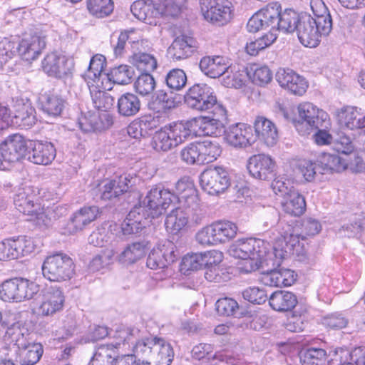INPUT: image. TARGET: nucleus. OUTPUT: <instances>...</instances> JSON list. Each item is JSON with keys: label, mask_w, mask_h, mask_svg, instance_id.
Masks as SVG:
<instances>
[{"label": "nucleus", "mask_w": 365, "mask_h": 365, "mask_svg": "<svg viewBox=\"0 0 365 365\" xmlns=\"http://www.w3.org/2000/svg\"><path fill=\"white\" fill-rule=\"evenodd\" d=\"M269 245L260 239H239L233 243L229 252L242 261L238 264L241 272L250 273L259 268L269 253Z\"/></svg>", "instance_id": "obj_1"}, {"label": "nucleus", "mask_w": 365, "mask_h": 365, "mask_svg": "<svg viewBox=\"0 0 365 365\" xmlns=\"http://www.w3.org/2000/svg\"><path fill=\"white\" fill-rule=\"evenodd\" d=\"M195 120L173 123L155 132L151 142L156 152H168L196 135L192 130Z\"/></svg>", "instance_id": "obj_2"}, {"label": "nucleus", "mask_w": 365, "mask_h": 365, "mask_svg": "<svg viewBox=\"0 0 365 365\" xmlns=\"http://www.w3.org/2000/svg\"><path fill=\"white\" fill-rule=\"evenodd\" d=\"M134 352L148 360L150 365H170L174 357L171 344L164 338L151 336L138 340Z\"/></svg>", "instance_id": "obj_3"}, {"label": "nucleus", "mask_w": 365, "mask_h": 365, "mask_svg": "<svg viewBox=\"0 0 365 365\" xmlns=\"http://www.w3.org/2000/svg\"><path fill=\"white\" fill-rule=\"evenodd\" d=\"M16 208L29 217L28 220L34 221L38 225L48 226L52 220V210H44L36 202V197L29 187L19 188L14 197Z\"/></svg>", "instance_id": "obj_4"}, {"label": "nucleus", "mask_w": 365, "mask_h": 365, "mask_svg": "<svg viewBox=\"0 0 365 365\" xmlns=\"http://www.w3.org/2000/svg\"><path fill=\"white\" fill-rule=\"evenodd\" d=\"M297 110L300 120L295 124V127L302 135L309 134L315 128H329L331 126L328 113L312 103H300Z\"/></svg>", "instance_id": "obj_5"}, {"label": "nucleus", "mask_w": 365, "mask_h": 365, "mask_svg": "<svg viewBox=\"0 0 365 365\" xmlns=\"http://www.w3.org/2000/svg\"><path fill=\"white\" fill-rule=\"evenodd\" d=\"M74 269L73 259L63 253L46 257L41 266L44 278L55 282L70 279L74 274Z\"/></svg>", "instance_id": "obj_6"}, {"label": "nucleus", "mask_w": 365, "mask_h": 365, "mask_svg": "<svg viewBox=\"0 0 365 365\" xmlns=\"http://www.w3.org/2000/svg\"><path fill=\"white\" fill-rule=\"evenodd\" d=\"M179 198L170 190L155 186L152 187L144 197L142 204L148 216L156 218L165 212L170 205H175Z\"/></svg>", "instance_id": "obj_7"}, {"label": "nucleus", "mask_w": 365, "mask_h": 365, "mask_svg": "<svg viewBox=\"0 0 365 365\" xmlns=\"http://www.w3.org/2000/svg\"><path fill=\"white\" fill-rule=\"evenodd\" d=\"M39 292V285L25 278L5 280L0 285V299L4 302H21L31 299Z\"/></svg>", "instance_id": "obj_8"}, {"label": "nucleus", "mask_w": 365, "mask_h": 365, "mask_svg": "<svg viewBox=\"0 0 365 365\" xmlns=\"http://www.w3.org/2000/svg\"><path fill=\"white\" fill-rule=\"evenodd\" d=\"M203 213L200 207L194 209V206H187L180 204V206L171 210L168 214L165 221V226L168 232L177 234L184 229L190 222L192 225L202 223Z\"/></svg>", "instance_id": "obj_9"}, {"label": "nucleus", "mask_w": 365, "mask_h": 365, "mask_svg": "<svg viewBox=\"0 0 365 365\" xmlns=\"http://www.w3.org/2000/svg\"><path fill=\"white\" fill-rule=\"evenodd\" d=\"M204 19L215 26H222L233 18V6L229 0H199Z\"/></svg>", "instance_id": "obj_10"}, {"label": "nucleus", "mask_w": 365, "mask_h": 365, "mask_svg": "<svg viewBox=\"0 0 365 365\" xmlns=\"http://www.w3.org/2000/svg\"><path fill=\"white\" fill-rule=\"evenodd\" d=\"M281 10L282 6L279 2L269 3L249 19L247 24V30L252 33L266 29H269V31H278L277 21Z\"/></svg>", "instance_id": "obj_11"}, {"label": "nucleus", "mask_w": 365, "mask_h": 365, "mask_svg": "<svg viewBox=\"0 0 365 365\" xmlns=\"http://www.w3.org/2000/svg\"><path fill=\"white\" fill-rule=\"evenodd\" d=\"M321 26L310 15H302L296 30L300 43L306 47H317L321 41V37L327 36L332 29L329 28L326 32L321 29Z\"/></svg>", "instance_id": "obj_12"}, {"label": "nucleus", "mask_w": 365, "mask_h": 365, "mask_svg": "<svg viewBox=\"0 0 365 365\" xmlns=\"http://www.w3.org/2000/svg\"><path fill=\"white\" fill-rule=\"evenodd\" d=\"M202 188L208 194L215 195L223 192L230 185L227 171L222 167L210 168L200 176Z\"/></svg>", "instance_id": "obj_13"}, {"label": "nucleus", "mask_w": 365, "mask_h": 365, "mask_svg": "<svg viewBox=\"0 0 365 365\" xmlns=\"http://www.w3.org/2000/svg\"><path fill=\"white\" fill-rule=\"evenodd\" d=\"M216 96L213 89L207 84H195L185 96L186 104L199 111H207L215 103Z\"/></svg>", "instance_id": "obj_14"}, {"label": "nucleus", "mask_w": 365, "mask_h": 365, "mask_svg": "<svg viewBox=\"0 0 365 365\" xmlns=\"http://www.w3.org/2000/svg\"><path fill=\"white\" fill-rule=\"evenodd\" d=\"M250 175L261 180H269L275 176L276 163L269 155L257 154L251 156L247 165Z\"/></svg>", "instance_id": "obj_15"}, {"label": "nucleus", "mask_w": 365, "mask_h": 365, "mask_svg": "<svg viewBox=\"0 0 365 365\" xmlns=\"http://www.w3.org/2000/svg\"><path fill=\"white\" fill-rule=\"evenodd\" d=\"M65 298L64 293L60 287H48L42 294L41 302L37 308L38 314L48 317L61 312L64 306Z\"/></svg>", "instance_id": "obj_16"}, {"label": "nucleus", "mask_w": 365, "mask_h": 365, "mask_svg": "<svg viewBox=\"0 0 365 365\" xmlns=\"http://www.w3.org/2000/svg\"><path fill=\"white\" fill-rule=\"evenodd\" d=\"M339 124L351 130H362L361 138L365 144V112L355 106H346L336 113Z\"/></svg>", "instance_id": "obj_17"}, {"label": "nucleus", "mask_w": 365, "mask_h": 365, "mask_svg": "<svg viewBox=\"0 0 365 365\" xmlns=\"http://www.w3.org/2000/svg\"><path fill=\"white\" fill-rule=\"evenodd\" d=\"M175 246L166 240L153 249L149 254L146 264L151 269H163L175 262L176 259Z\"/></svg>", "instance_id": "obj_18"}, {"label": "nucleus", "mask_w": 365, "mask_h": 365, "mask_svg": "<svg viewBox=\"0 0 365 365\" xmlns=\"http://www.w3.org/2000/svg\"><path fill=\"white\" fill-rule=\"evenodd\" d=\"M3 159L9 163H16L26 154L27 145L24 137L18 133L8 136L0 145Z\"/></svg>", "instance_id": "obj_19"}, {"label": "nucleus", "mask_w": 365, "mask_h": 365, "mask_svg": "<svg viewBox=\"0 0 365 365\" xmlns=\"http://www.w3.org/2000/svg\"><path fill=\"white\" fill-rule=\"evenodd\" d=\"M226 142L235 148H246L256 141L251 125L245 123H236L225 131Z\"/></svg>", "instance_id": "obj_20"}, {"label": "nucleus", "mask_w": 365, "mask_h": 365, "mask_svg": "<svg viewBox=\"0 0 365 365\" xmlns=\"http://www.w3.org/2000/svg\"><path fill=\"white\" fill-rule=\"evenodd\" d=\"M276 79L282 88L294 95L302 96L308 87L305 79L290 69H279Z\"/></svg>", "instance_id": "obj_21"}, {"label": "nucleus", "mask_w": 365, "mask_h": 365, "mask_svg": "<svg viewBox=\"0 0 365 365\" xmlns=\"http://www.w3.org/2000/svg\"><path fill=\"white\" fill-rule=\"evenodd\" d=\"M256 138L267 147H273L279 140L278 130L276 125L263 116H257L254 123Z\"/></svg>", "instance_id": "obj_22"}, {"label": "nucleus", "mask_w": 365, "mask_h": 365, "mask_svg": "<svg viewBox=\"0 0 365 365\" xmlns=\"http://www.w3.org/2000/svg\"><path fill=\"white\" fill-rule=\"evenodd\" d=\"M221 258L222 253L217 252L187 254L182 259L180 269L185 272L197 270L209 264L219 263Z\"/></svg>", "instance_id": "obj_23"}, {"label": "nucleus", "mask_w": 365, "mask_h": 365, "mask_svg": "<svg viewBox=\"0 0 365 365\" xmlns=\"http://www.w3.org/2000/svg\"><path fill=\"white\" fill-rule=\"evenodd\" d=\"M45 47V37L33 35L23 38L15 50L23 59L31 61L36 59Z\"/></svg>", "instance_id": "obj_24"}, {"label": "nucleus", "mask_w": 365, "mask_h": 365, "mask_svg": "<svg viewBox=\"0 0 365 365\" xmlns=\"http://www.w3.org/2000/svg\"><path fill=\"white\" fill-rule=\"evenodd\" d=\"M99 214L96 206H85L76 212L67 224L69 234H75L83 230L88 225L96 220Z\"/></svg>", "instance_id": "obj_25"}, {"label": "nucleus", "mask_w": 365, "mask_h": 365, "mask_svg": "<svg viewBox=\"0 0 365 365\" xmlns=\"http://www.w3.org/2000/svg\"><path fill=\"white\" fill-rule=\"evenodd\" d=\"M133 15L140 21L149 25H156L160 18L158 4L152 0H138L130 6Z\"/></svg>", "instance_id": "obj_26"}, {"label": "nucleus", "mask_w": 365, "mask_h": 365, "mask_svg": "<svg viewBox=\"0 0 365 365\" xmlns=\"http://www.w3.org/2000/svg\"><path fill=\"white\" fill-rule=\"evenodd\" d=\"M43 71L49 76L61 78L70 73L65 56L57 53H48L41 62Z\"/></svg>", "instance_id": "obj_27"}, {"label": "nucleus", "mask_w": 365, "mask_h": 365, "mask_svg": "<svg viewBox=\"0 0 365 365\" xmlns=\"http://www.w3.org/2000/svg\"><path fill=\"white\" fill-rule=\"evenodd\" d=\"M296 280L294 272L285 268H279L262 273L260 281L269 287H289Z\"/></svg>", "instance_id": "obj_28"}, {"label": "nucleus", "mask_w": 365, "mask_h": 365, "mask_svg": "<svg viewBox=\"0 0 365 365\" xmlns=\"http://www.w3.org/2000/svg\"><path fill=\"white\" fill-rule=\"evenodd\" d=\"M200 68L206 76L213 78L230 73L228 61L221 56L202 57L200 61Z\"/></svg>", "instance_id": "obj_29"}, {"label": "nucleus", "mask_w": 365, "mask_h": 365, "mask_svg": "<svg viewBox=\"0 0 365 365\" xmlns=\"http://www.w3.org/2000/svg\"><path fill=\"white\" fill-rule=\"evenodd\" d=\"M16 123L25 129L30 128L36 122L35 108L29 100L16 99L14 105Z\"/></svg>", "instance_id": "obj_30"}, {"label": "nucleus", "mask_w": 365, "mask_h": 365, "mask_svg": "<svg viewBox=\"0 0 365 365\" xmlns=\"http://www.w3.org/2000/svg\"><path fill=\"white\" fill-rule=\"evenodd\" d=\"M56 149L50 142L37 141L34 143L28 159L38 165H48L56 157Z\"/></svg>", "instance_id": "obj_31"}, {"label": "nucleus", "mask_w": 365, "mask_h": 365, "mask_svg": "<svg viewBox=\"0 0 365 365\" xmlns=\"http://www.w3.org/2000/svg\"><path fill=\"white\" fill-rule=\"evenodd\" d=\"M195 40L190 36H178L169 47L168 53L175 60L186 58L195 51Z\"/></svg>", "instance_id": "obj_32"}, {"label": "nucleus", "mask_w": 365, "mask_h": 365, "mask_svg": "<svg viewBox=\"0 0 365 365\" xmlns=\"http://www.w3.org/2000/svg\"><path fill=\"white\" fill-rule=\"evenodd\" d=\"M175 191L176 193L174 194L179 198V201L177 203L194 206V209L200 207L196 190L192 182L184 178L179 180L175 184Z\"/></svg>", "instance_id": "obj_33"}, {"label": "nucleus", "mask_w": 365, "mask_h": 365, "mask_svg": "<svg viewBox=\"0 0 365 365\" xmlns=\"http://www.w3.org/2000/svg\"><path fill=\"white\" fill-rule=\"evenodd\" d=\"M298 303L297 296L288 291H276L269 298L270 307L279 312L292 310Z\"/></svg>", "instance_id": "obj_34"}, {"label": "nucleus", "mask_w": 365, "mask_h": 365, "mask_svg": "<svg viewBox=\"0 0 365 365\" xmlns=\"http://www.w3.org/2000/svg\"><path fill=\"white\" fill-rule=\"evenodd\" d=\"M156 128V121L150 115H144L133 120L127 127L128 135L135 139L148 136Z\"/></svg>", "instance_id": "obj_35"}, {"label": "nucleus", "mask_w": 365, "mask_h": 365, "mask_svg": "<svg viewBox=\"0 0 365 365\" xmlns=\"http://www.w3.org/2000/svg\"><path fill=\"white\" fill-rule=\"evenodd\" d=\"M277 230L280 235L278 241L285 243L284 247L285 252L294 251L295 247L299 245L300 240L304 239V237L296 232L292 225L284 222L278 223Z\"/></svg>", "instance_id": "obj_36"}, {"label": "nucleus", "mask_w": 365, "mask_h": 365, "mask_svg": "<svg viewBox=\"0 0 365 365\" xmlns=\"http://www.w3.org/2000/svg\"><path fill=\"white\" fill-rule=\"evenodd\" d=\"M282 207L283 211L286 213L298 217L306 210L305 199L297 190L289 191V195L284 197Z\"/></svg>", "instance_id": "obj_37"}, {"label": "nucleus", "mask_w": 365, "mask_h": 365, "mask_svg": "<svg viewBox=\"0 0 365 365\" xmlns=\"http://www.w3.org/2000/svg\"><path fill=\"white\" fill-rule=\"evenodd\" d=\"M141 102L134 93H125L120 96L117 103L118 113L123 117H132L140 110Z\"/></svg>", "instance_id": "obj_38"}, {"label": "nucleus", "mask_w": 365, "mask_h": 365, "mask_svg": "<svg viewBox=\"0 0 365 365\" xmlns=\"http://www.w3.org/2000/svg\"><path fill=\"white\" fill-rule=\"evenodd\" d=\"M116 345L113 344L98 346L91 360V365H112L117 358Z\"/></svg>", "instance_id": "obj_39"}, {"label": "nucleus", "mask_w": 365, "mask_h": 365, "mask_svg": "<svg viewBox=\"0 0 365 365\" xmlns=\"http://www.w3.org/2000/svg\"><path fill=\"white\" fill-rule=\"evenodd\" d=\"M106 64V58L102 55H95L90 61L89 66L85 73V80L88 86L97 85L101 82L103 71Z\"/></svg>", "instance_id": "obj_40"}, {"label": "nucleus", "mask_w": 365, "mask_h": 365, "mask_svg": "<svg viewBox=\"0 0 365 365\" xmlns=\"http://www.w3.org/2000/svg\"><path fill=\"white\" fill-rule=\"evenodd\" d=\"M140 208L135 207L130 211L123 222L121 229L124 235L138 233L145 227V219L140 213Z\"/></svg>", "instance_id": "obj_41"}, {"label": "nucleus", "mask_w": 365, "mask_h": 365, "mask_svg": "<svg viewBox=\"0 0 365 365\" xmlns=\"http://www.w3.org/2000/svg\"><path fill=\"white\" fill-rule=\"evenodd\" d=\"M30 334L28 329L25 327L21 326L19 324H14L7 329L5 336L19 350L21 348H25L31 342Z\"/></svg>", "instance_id": "obj_42"}, {"label": "nucleus", "mask_w": 365, "mask_h": 365, "mask_svg": "<svg viewBox=\"0 0 365 365\" xmlns=\"http://www.w3.org/2000/svg\"><path fill=\"white\" fill-rule=\"evenodd\" d=\"M310 7L314 15V19L318 22L324 31L332 28V19L329 11L322 0H310Z\"/></svg>", "instance_id": "obj_43"}, {"label": "nucleus", "mask_w": 365, "mask_h": 365, "mask_svg": "<svg viewBox=\"0 0 365 365\" xmlns=\"http://www.w3.org/2000/svg\"><path fill=\"white\" fill-rule=\"evenodd\" d=\"M212 224L218 245L226 243L235 237L238 227L234 222L221 220Z\"/></svg>", "instance_id": "obj_44"}, {"label": "nucleus", "mask_w": 365, "mask_h": 365, "mask_svg": "<svg viewBox=\"0 0 365 365\" xmlns=\"http://www.w3.org/2000/svg\"><path fill=\"white\" fill-rule=\"evenodd\" d=\"M301 16L292 9H285L279 11L277 29L285 33H291L297 30Z\"/></svg>", "instance_id": "obj_45"}, {"label": "nucleus", "mask_w": 365, "mask_h": 365, "mask_svg": "<svg viewBox=\"0 0 365 365\" xmlns=\"http://www.w3.org/2000/svg\"><path fill=\"white\" fill-rule=\"evenodd\" d=\"M145 248L143 242L129 244L119 255L118 259L123 264H133L145 256Z\"/></svg>", "instance_id": "obj_46"}, {"label": "nucleus", "mask_w": 365, "mask_h": 365, "mask_svg": "<svg viewBox=\"0 0 365 365\" xmlns=\"http://www.w3.org/2000/svg\"><path fill=\"white\" fill-rule=\"evenodd\" d=\"M21 365H34L41 359L43 349L39 343H29L25 348L19 349Z\"/></svg>", "instance_id": "obj_47"}, {"label": "nucleus", "mask_w": 365, "mask_h": 365, "mask_svg": "<svg viewBox=\"0 0 365 365\" xmlns=\"http://www.w3.org/2000/svg\"><path fill=\"white\" fill-rule=\"evenodd\" d=\"M199 145L200 165L214 162L222 153V149L217 143L205 140L199 142Z\"/></svg>", "instance_id": "obj_48"}, {"label": "nucleus", "mask_w": 365, "mask_h": 365, "mask_svg": "<svg viewBox=\"0 0 365 365\" xmlns=\"http://www.w3.org/2000/svg\"><path fill=\"white\" fill-rule=\"evenodd\" d=\"M93 106L99 110L106 111L110 109L114 103L113 98L104 91L98 89L99 84H92L88 86Z\"/></svg>", "instance_id": "obj_49"}, {"label": "nucleus", "mask_w": 365, "mask_h": 365, "mask_svg": "<svg viewBox=\"0 0 365 365\" xmlns=\"http://www.w3.org/2000/svg\"><path fill=\"white\" fill-rule=\"evenodd\" d=\"M86 6L92 16L105 18L113 12L114 4L112 0H87Z\"/></svg>", "instance_id": "obj_50"}, {"label": "nucleus", "mask_w": 365, "mask_h": 365, "mask_svg": "<svg viewBox=\"0 0 365 365\" xmlns=\"http://www.w3.org/2000/svg\"><path fill=\"white\" fill-rule=\"evenodd\" d=\"M319 162L324 170L330 172L339 173L348 166L347 160L339 154L324 153Z\"/></svg>", "instance_id": "obj_51"}, {"label": "nucleus", "mask_w": 365, "mask_h": 365, "mask_svg": "<svg viewBox=\"0 0 365 365\" xmlns=\"http://www.w3.org/2000/svg\"><path fill=\"white\" fill-rule=\"evenodd\" d=\"M213 346L210 344L200 343L195 346L192 349V356L197 360L206 359L210 361L211 359H217L220 361L222 365H225L224 361L227 356L221 354H213Z\"/></svg>", "instance_id": "obj_52"}, {"label": "nucleus", "mask_w": 365, "mask_h": 365, "mask_svg": "<svg viewBox=\"0 0 365 365\" xmlns=\"http://www.w3.org/2000/svg\"><path fill=\"white\" fill-rule=\"evenodd\" d=\"M130 62L143 73L153 71L158 66L155 58L146 53H135L130 57Z\"/></svg>", "instance_id": "obj_53"}, {"label": "nucleus", "mask_w": 365, "mask_h": 365, "mask_svg": "<svg viewBox=\"0 0 365 365\" xmlns=\"http://www.w3.org/2000/svg\"><path fill=\"white\" fill-rule=\"evenodd\" d=\"M134 76V70L127 65H120L110 70L108 78L114 83L126 85L131 82Z\"/></svg>", "instance_id": "obj_54"}, {"label": "nucleus", "mask_w": 365, "mask_h": 365, "mask_svg": "<svg viewBox=\"0 0 365 365\" xmlns=\"http://www.w3.org/2000/svg\"><path fill=\"white\" fill-rule=\"evenodd\" d=\"M158 9L161 16H178L185 6L187 0H159Z\"/></svg>", "instance_id": "obj_55"}, {"label": "nucleus", "mask_w": 365, "mask_h": 365, "mask_svg": "<svg viewBox=\"0 0 365 365\" xmlns=\"http://www.w3.org/2000/svg\"><path fill=\"white\" fill-rule=\"evenodd\" d=\"M193 124L200 126L201 130V135L207 136H217L223 130L224 122L220 121L219 119H214L210 118H204L201 120H197Z\"/></svg>", "instance_id": "obj_56"}, {"label": "nucleus", "mask_w": 365, "mask_h": 365, "mask_svg": "<svg viewBox=\"0 0 365 365\" xmlns=\"http://www.w3.org/2000/svg\"><path fill=\"white\" fill-rule=\"evenodd\" d=\"M135 34L134 31H125L120 32L115 38V35L112 36L111 44L113 48L115 56H120L125 51V47L127 41L133 44H138L139 40H135L133 36Z\"/></svg>", "instance_id": "obj_57"}, {"label": "nucleus", "mask_w": 365, "mask_h": 365, "mask_svg": "<svg viewBox=\"0 0 365 365\" xmlns=\"http://www.w3.org/2000/svg\"><path fill=\"white\" fill-rule=\"evenodd\" d=\"M156 82L154 77L148 73H142L134 82V89L142 96L150 95L155 90Z\"/></svg>", "instance_id": "obj_58"}, {"label": "nucleus", "mask_w": 365, "mask_h": 365, "mask_svg": "<svg viewBox=\"0 0 365 365\" xmlns=\"http://www.w3.org/2000/svg\"><path fill=\"white\" fill-rule=\"evenodd\" d=\"M111 225L107 224L98 227L88 237V242L95 247H104L110 241L113 234L111 230Z\"/></svg>", "instance_id": "obj_59"}, {"label": "nucleus", "mask_w": 365, "mask_h": 365, "mask_svg": "<svg viewBox=\"0 0 365 365\" xmlns=\"http://www.w3.org/2000/svg\"><path fill=\"white\" fill-rule=\"evenodd\" d=\"M42 109L53 116L61 115L65 107V101L57 95H47L42 101Z\"/></svg>", "instance_id": "obj_60"}, {"label": "nucleus", "mask_w": 365, "mask_h": 365, "mask_svg": "<svg viewBox=\"0 0 365 365\" xmlns=\"http://www.w3.org/2000/svg\"><path fill=\"white\" fill-rule=\"evenodd\" d=\"M138 334L139 329L134 327H129L121 325L115 330L113 336L115 341L112 344L113 345H116L117 350L118 346H120L121 344H124L125 343H133Z\"/></svg>", "instance_id": "obj_61"}, {"label": "nucleus", "mask_w": 365, "mask_h": 365, "mask_svg": "<svg viewBox=\"0 0 365 365\" xmlns=\"http://www.w3.org/2000/svg\"><path fill=\"white\" fill-rule=\"evenodd\" d=\"M165 83L170 89L180 91L187 83L186 73L180 68L172 69L166 75Z\"/></svg>", "instance_id": "obj_62"}, {"label": "nucleus", "mask_w": 365, "mask_h": 365, "mask_svg": "<svg viewBox=\"0 0 365 365\" xmlns=\"http://www.w3.org/2000/svg\"><path fill=\"white\" fill-rule=\"evenodd\" d=\"M79 128L84 133L100 130L102 126L99 123V116L96 114L81 115L78 119Z\"/></svg>", "instance_id": "obj_63"}, {"label": "nucleus", "mask_w": 365, "mask_h": 365, "mask_svg": "<svg viewBox=\"0 0 365 365\" xmlns=\"http://www.w3.org/2000/svg\"><path fill=\"white\" fill-rule=\"evenodd\" d=\"M180 157L182 161L187 164L200 163V145L199 142L189 143L180 151Z\"/></svg>", "instance_id": "obj_64"}]
</instances>
